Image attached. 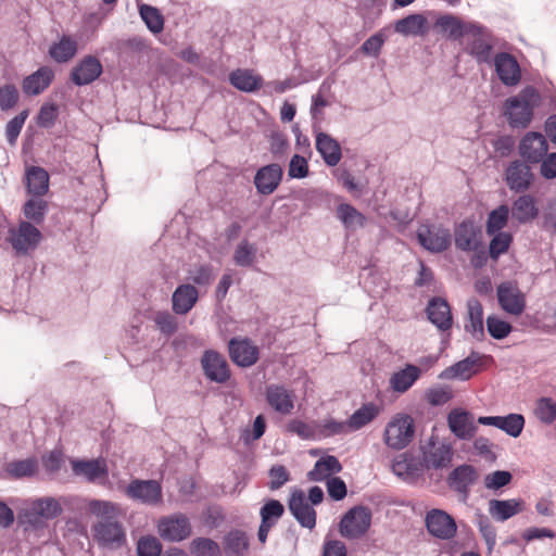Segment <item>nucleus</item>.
<instances>
[{"instance_id":"obj_1","label":"nucleus","mask_w":556,"mask_h":556,"mask_svg":"<svg viewBox=\"0 0 556 556\" xmlns=\"http://www.w3.org/2000/svg\"><path fill=\"white\" fill-rule=\"evenodd\" d=\"M541 96L534 87L528 86L504 102V115L513 128H527L533 118V111L540 104Z\"/></svg>"},{"instance_id":"obj_2","label":"nucleus","mask_w":556,"mask_h":556,"mask_svg":"<svg viewBox=\"0 0 556 556\" xmlns=\"http://www.w3.org/2000/svg\"><path fill=\"white\" fill-rule=\"evenodd\" d=\"M463 38L465 51L475 58L478 63H491L492 34L485 26L476 22H468V28Z\"/></svg>"},{"instance_id":"obj_3","label":"nucleus","mask_w":556,"mask_h":556,"mask_svg":"<svg viewBox=\"0 0 556 556\" xmlns=\"http://www.w3.org/2000/svg\"><path fill=\"white\" fill-rule=\"evenodd\" d=\"M415 435V422L407 414H396L387 424L383 440L392 450H403L409 445Z\"/></svg>"},{"instance_id":"obj_4","label":"nucleus","mask_w":556,"mask_h":556,"mask_svg":"<svg viewBox=\"0 0 556 556\" xmlns=\"http://www.w3.org/2000/svg\"><path fill=\"white\" fill-rule=\"evenodd\" d=\"M453 455L450 444L429 442L428 447L422 451V460L431 480L441 481L443 476L439 471L452 466Z\"/></svg>"},{"instance_id":"obj_5","label":"nucleus","mask_w":556,"mask_h":556,"mask_svg":"<svg viewBox=\"0 0 556 556\" xmlns=\"http://www.w3.org/2000/svg\"><path fill=\"white\" fill-rule=\"evenodd\" d=\"M125 495L136 503L150 507L163 504L162 485L153 479H132L125 489Z\"/></svg>"},{"instance_id":"obj_6","label":"nucleus","mask_w":556,"mask_h":556,"mask_svg":"<svg viewBox=\"0 0 556 556\" xmlns=\"http://www.w3.org/2000/svg\"><path fill=\"white\" fill-rule=\"evenodd\" d=\"M93 538L104 548L117 549L126 543L123 525L115 518L101 519L92 526Z\"/></svg>"},{"instance_id":"obj_7","label":"nucleus","mask_w":556,"mask_h":556,"mask_svg":"<svg viewBox=\"0 0 556 556\" xmlns=\"http://www.w3.org/2000/svg\"><path fill=\"white\" fill-rule=\"evenodd\" d=\"M156 528L160 536L168 542H181L192 532L190 519L182 513L161 517Z\"/></svg>"},{"instance_id":"obj_8","label":"nucleus","mask_w":556,"mask_h":556,"mask_svg":"<svg viewBox=\"0 0 556 556\" xmlns=\"http://www.w3.org/2000/svg\"><path fill=\"white\" fill-rule=\"evenodd\" d=\"M371 525V511L366 506H354L345 513L340 521V532L344 538L358 539Z\"/></svg>"},{"instance_id":"obj_9","label":"nucleus","mask_w":556,"mask_h":556,"mask_svg":"<svg viewBox=\"0 0 556 556\" xmlns=\"http://www.w3.org/2000/svg\"><path fill=\"white\" fill-rule=\"evenodd\" d=\"M42 235L35 225L22 220L16 228L9 229L8 241L17 254L25 255L38 247Z\"/></svg>"},{"instance_id":"obj_10","label":"nucleus","mask_w":556,"mask_h":556,"mask_svg":"<svg viewBox=\"0 0 556 556\" xmlns=\"http://www.w3.org/2000/svg\"><path fill=\"white\" fill-rule=\"evenodd\" d=\"M200 363L205 378L211 382L224 384L231 377L226 357L215 350L204 351Z\"/></svg>"},{"instance_id":"obj_11","label":"nucleus","mask_w":556,"mask_h":556,"mask_svg":"<svg viewBox=\"0 0 556 556\" xmlns=\"http://www.w3.org/2000/svg\"><path fill=\"white\" fill-rule=\"evenodd\" d=\"M420 245L432 253H441L451 245L452 237L448 229L441 225H421L417 230Z\"/></svg>"},{"instance_id":"obj_12","label":"nucleus","mask_w":556,"mask_h":556,"mask_svg":"<svg viewBox=\"0 0 556 556\" xmlns=\"http://www.w3.org/2000/svg\"><path fill=\"white\" fill-rule=\"evenodd\" d=\"M427 531L439 540H451L457 532L454 518L443 509L432 508L425 517Z\"/></svg>"},{"instance_id":"obj_13","label":"nucleus","mask_w":556,"mask_h":556,"mask_svg":"<svg viewBox=\"0 0 556 556\" xmlns=\"http://www.w3.org/2000/svg\"><path fill=\"white\" fill-rule=\"evenodd\" d=\"M501 308L511 315H520L526 308V295L516 281H504L496 289Z\"/></svg>"},{"instance_id":"obj_14","label":"nucleus","mask_w":556,"mask_h":556,"mask_svg":"<svg viewBox=\"0 0 556 556\" xmlns=\"http://www.w3.org/2000/svg\"><path fill=\"white\" fill-rule=\"evenodd\" d=\"M479 473L477 469L468 464L455 467L447 476L446 482L451 490L455 491L466 502L470 488L478 481Z\"/></svg>"},{"instance_id":"obj_15","label":"nucleus","mask_w":556,"mask_h":556,"mask_svg":"<svg viewBox=\"0 0 556 556\" xmlns=\"http://www.w3.org/2000/svg\"><path fill=\"white\" fill-rule=\"evenodd\" d=\"M547 151L548 143L541 132L530 131L519 142V154L527 163H541L548 155Z\"/></svg>"},{"instance_id":"obj_16","label":"nucleus","mask_w":556,"mask_h":556,"mask_svg":"<svg viewBox=\"0 0 556 556\" xmlns=\"http://www.w3.org/2000/svg\"><path fill=\"white\" fill-rule=\"evenodd\" d=\"M62 507L54 497H41L31 502L30 507L24 511V521L38 526L42 519L50 520L60 516Z\"/></svg>"},{"instance_id":"obj_17","label":"nucleus","mask_w":556,"mask_h":556,"mask_svg":"<svg viewBox=\"0 0 556 556\" xmlns=\"http://www.w3.org/2000/svg\"><path fill=\"white\" fill-rule=\"evenodd\" d=\"M447 426L450 431L463 441L472 440L478 430L473 415L463 408H453L447 414Z\"/></svg>"},{"instance_id":"obj_18","label":"nucleus","mask_w":556,"mask_h":556,"mask_svg":"<svg viewBox=\"0 0 556 556\" xmlns=\"http://www.w3.org/2000/svg\"><path fill=\"white\" fill-rule=\"evenodd\" d=\"M230 359L241 368H248L257 363L260 358L258 348L248 338H232L228 342Z\"/></svg>"},{"instance_id":"obj_19","label":"nucleus","mask_w":556,"mask_h":556,"mask_svg":"<svg viewBox=\"0 0 556 556\" xmlns=\"http://www.w3.org/2000/svg\"><path fill=\"white\" fill-rule=\"evenodd\" d=\"M283 177L281 165L271 163L260 167L254 175V186L258 194L269 195L279 187Z\"/></svg>"},{"instance_id":"obj_20","label":"nucleus","mask_w":556,"mask_h":556,"mask_svg":"<svg viewBox=\"0 0 556 556\" xmlns=\"http://www.w3.org/2000/svg\"><path fill=\"white\" fill-rule=\"evenodd\" d=\"M265 399L270 408L280 415H290L294 409L295 394L293 390L283 384H268L265 390Z\"/></svg>"},{"instance_id":"obj_21","label":"nucleus","mask_w":556,"mask_h":556,"mask_svg":"<svg viewBox=\"0 0 556 556\" xmlns=\"http://www.w3.org/2000/svg\"><path fill=\"white\" fill-rule=\"evenodd\" d=\"M534 180V175L527 162L513 161L505 172V181L514 192L527 191Z\"/></svg>"},{"instance_id":"obj_22","label":"nucleus","mask_w":556,"mask_h":556,"mask_svg":"<svg viewBox=\"0 0 556 556\" xmlns=\"http://www.w3.org/2000/svg\"><path fill=\"white\" fill-rule=\"evenodd\" d=\"M103 72L100 60L94 55L84 56L71 72V80L76 86H85L93 83Z\"/></svg>"},{"instance_id":"obj_23","label":"nucleus","mask_w":556,"mask_h":556,"mask_svg":"<svg viewBox=\"0 0 556 556\" xmlns=\"http://www.w3.org/2000/svg\"><path fill=\"white\" fill-rule=\"evenodd\" d=\"M288 506L293 517L303 528L313 529L315 527L316 511L313 506L306 502L303 491H293L290 495Z\"/></svg>"},{"instance_id":"obj_24","label":"nucleus","mask_w":556,"mask_h":556,"mask_svg":"<svg viewBox=\"0 0 556 556\" xmlns=\"http://www.w3.org/2000/svg\"><path fill=\"white\" fill-rule=\"evenodd\" d=\"M494 66L500 80L504 85L516 86L520 81V66L510 53H497L494 58Z\"/></svg>"},{"instance_id":"obj_25","label":"nucleus","mask_w":556,"mask_h":556,"mask_svg":"<svg viewBox=\"0 0 556 556\" xmlns=\"http://www.w3.org/2000/svg\"><path fill=\"white\" fill-rule=\"evenodd\" d=\"M393 472L407 482H415L426 471L424 460L407 453L396 457L392 464Z\"/></svg>"},{"instance_id":"obj_26","label":"nucleus","mask_w":556,"mask_h":556,"mask_svg":"<svg viewBox=\"0 0 556 556\" xmlns=\"http://www.w3.org/2000/svg\"><path fill=\"white\" fill-rule=\"evenodd\" d=\"M427 316L439 330L447 331L452 328L453 317L451 307L445 299L434 296L427 305Z\"/></svg>"},{"instance_id":"obj_27","label":"nucleus","mask_w":556,"mask_h":556,"mask_svg":"<svg viewBox=\"0 0 556 556\" xmlns=\"http://www.w3.org/2000/svg\"><path fill=\"white\" fill-rule=\"evenodd\" d=\"M480 229L470 219L463 220L454 232L455 245L460 251H476L480 247Z\"/></svg>"},{"instance_id":"obj_28","label":"nucleus","mask_w":556,"mask_h":556,"mask_svg":"<svg viewBox=\"0 0 556 556\" xmlns=\"http://www.w3.org/2000/svg\"><path fill=\"white\" fill-rule=\"evenodd\" d=\"M75 476L84 477L88 482H96L108 477V466L103 459H75L72 462Z\"/></svg>"},{"instance_id":"obj_29","label":"nucleus","mask_w":556,"mask_h":556,"mask_svg":"<svg viewBox=\"0 0 556 556\" xmlns=\"http://www.w3.org/2000/svg\"><path fill=\"white\" fill-rule=\"evenodd\" d=\"M480 361L479 353L471 352L469 356L466 358L453 364L452 366L445 368L439 375L440 379L453 380H468L477 372L476 367L478 366Z\"/></svg>"},{"instance_id":"obj_30","label":"nucleus","mask_w":556,"mask_h":556,"mask_svg":"<svg viewBox=\"0 0 556 556\" xmlns=\"http://www.w3.org/2000/svg\"><path fill=\"white\" fill-rule=\"evenodd\" d=\"M53 78L54 72L52 68L49 66H41L36 72L23 79V92L27 96H38L50 86Z\"/></svg>"},{"instance_id":"obj_31","label":"nucleus","mask_w":556,"mask_h":556,"mask_svg":"<svg viewBox=\"0 0 556 556\" xmlns=\"http://www.w3.org/2000/svg\"><path fill=\"white\" fill-rule=\"evenodd\" d=\"M199 292L195 286L190 283L179 285L172 295L173 311L178 315H186L195 305Z\"/></svg>"},{"instance_id":"obj_32","label":"nucleus","mask_w":556,"mask_h":556,"mask_svg":"<svg viewBox=\"0 0 556 556\" xmlns=\"http://www.w3.org/2000/svg\"><path fill=\"white\" fill-rule=\"evenodd\" d=\"M316 150L324 162L333 167L339 164L342 157L340 143L330 135L319 131L316 134Z\"/></svg>"},{"instance_id":"obj_33","label":"nucleus","mask_w":556,"mask_h":556,"mask_svg":"<svg viewBox=\"0 0 556 556\" xmlns=\"http://www.w3.org/2000/svg\"><path fill=\"white\" fill-rule=\"evenodd\" d=\"M228 79L231 86L247 93H252L261 89L264 83L261 75L255 74L252 70L248 68H237L232 71L229 74Z\"/></svg>"},{"instance_id":"obj_34","label":"nucleus","mask_w":556,"mask_h":556,"mask_svg":"<svg viewBox=\"0 0 556 556\" xmlns=\"http://www.w3.org/2000/svg\"><path fill=\"white\" fill-rule=\"evenodd\" d=\"M468 319L465 324L466 332L470 333L476 340L482 341L484 339L483 327V307L477 299H469L467 301Z\"/></svg>"},{"instance_id":"obj_35","label":"nucleus","mask_w":556,"mask_h":556,"mask_svg":"<svg viewBox=\"0 0 556 556\" xmlns=\"http://www.w3.org/2000/svg\"><path fill=\"white\" fill-rule=\"evenodd\" d=\"M522 501L520 500H490L489 514L500 522H504L522 510Z\"/></svg>"},{"instance_id":"obj_36","label":"nucleus","mask_w":556,"mask_h":556,"mask_svg":"<svg viewBox=\"0 0 556 556\" xmlns=\"http://www.w3.org/2000/svg\"><path fill=\"white\" fill-rule=\"evenodd\" d=\"M539 210L535 200L530 194L518 197L511 204V217L519 224H527L536 218Z\"/></svg>"},{"instance_id":"obj_37","label":"nucleus","mask_w":556,"mask_h":556,"mask_svg":"<svg viewBox=\"0 0 556 556\" xmlns=\"http://www.w3.org/2000/svg\"><path fill=\"white\" fill-rule=\"evenodd\" d=\"M420 367L407 364L403 369L394 372L390 378V387L393 391L404 393L419 379Z\"/></svg>"},{"instance_id":"obj_38","label":"nucleus","mask_w":556,"mask_h":556,"mask_svg":"<svg viewBox=\"0 0 556 556\" xmlns=\"http://www.w3.org/2000/svg\"><path fill=\"white\" fill-rule=\"evenodd\" d=\"M394 30L404 36H422L428 31V22L422 14H409L395 22Z\"/></svg>"},{"instance_id":"obj_39","label":"nucleus","mask_w":556,"mask_h":556,"mask_svg":"<svg viewBox=\"0 0 556 556\" xmlns=\"http://www.w3.org/2000/svg\"><path fill=\"white\" fill-rule=\"evenodd\" d=\"M27 190L33 195L39 198L49 190V174L39 166H31L26 172Z\"/></svg>"},{"instance_id":"obj_40","label":"nucleus","mask_w":556,"mask_h":556,"mask_svg":"<svg viewBox=\"0 0 556 556\" xmlns=\"http://www.w3.org/2000/svg\"><path fill=\"white\" fill-rule=\"evenodd\" d=\"M435 27L440 33H443L447 38L457 40L465 36L468 28V22H463L460 18L446 14L438 17Z\"/></svg>"},{"instance_id":"obj_41","label":"nucleus","mask_w":556,"mask_h":556,"mask_svg":"<svg viewBox=\"0 0 556 556\" xmlns=\"http://www.w3.org/2000/svg\"><path fill=\"white\" fill-rule=\"evenodd\" d=\"M342 470V465L339 459L333 455H327L319 458L314 468L308 471L307 478L311 481H323L330 473H339Z\"/></svg>"},{"instance_id":"obj_42","label":"nucleus","mask_w":556,"mask_h":556,"mask_svg":"<svg viewBox=\"0 0 556 556\" xmlns=\"http://www.w3.org/2000/svg\"><path fill=\"white\" fill-rule=\"evenodd\" d=\"M77 53V41L70 36H62L49 48L50 56L58 63H66Z\"/></svg>"},{"instance_id":"obj_43","label":"nucleus","mask_w":556,"mask_h":556,"mask_svg":"<svg viewBox=\"0 0 556 556\" xmlns=\"http://www.w3.org/2000/svg\"><path fill=\"white\" fill-rule=\"evenodd\" d=\"M249 546V539L244 531L231 530L224 538V552L228 556H243Z\"/></svg>"},{"instance_id":"obj_44","label":"nucleus","mask_w":556,"mask_h":556,"mask_svg":"<svg viewBox=\"0 0 556 556\" xmlns=\"http://www.w3.org/2000/svg\"><path fill=\"white\" fill-rule=\"evenodd\" d=\"M379 414V407L375 403H366L356 409L348 419L350 430L356 431L371 422Z\"/></svg>"},{"instance_id":"obj_45","label":"nucleus","mask_w":556,"mask_h":556,"mask_svg":"<svg viewBox=\"0 0 556 556\" xmlns=\"http://www.w3.org/2000/svg\"><path fill=\"white\" fill-rule=\"evenodd\" d=\"M216 275V268L208 263L194 265L188 270V279L199 287L210 286Z\"/></svg>"},{"instance_id":"obj_46","label":"nucleus","mask_w":556,"mask_h":556,"mask_svg":"<svg viewBox=\"0 0 556 556\" xmlns=\"http://www.w3.org/2000/svg\"><path fill=\"white\" fill-rule=\"evenodd\" d=\"M337 215L348 229L354 230L365 224V216L351 204H340L337 208Z\"/></svg>"},{"instance_id":"obj_47","label":"nucleus","mask_w":556,"mask_h":556,"mask_svg":"<svg viewBox=\"0 0 556 556\" xmlns=\"http://www.w3.org/2000/svg\"><path fill=\"white\" fill-rule=\"evenodd\" d=\"M509 218V208L507 205L502 204L491 211L488 215L485 231L488 235L495 232H503L502 229L506 227Z\"/></svg>"},{"instance_id":"obj_48","label":"nucleus","mask_w":556,"mask_h":556,"mask_svg":"<svg viewBox=\"0 0 556 556\" xmlns=\"http://www.w3.org/2000/svg\"><path fill=\"white\" fill-rule=\"evenodd\" d=\"M139 13L148 29L153 34H159L164 28V18L161 12L149 4H141Z\"/></svg>"},{"instance_id":"obj_49","label":"nucleus","mask_w":556,"mask_h":556,"mask_svg":"<svg viewBox=\"0 0 556 556\" xmlns=\"http://www.w3.org/2000/svg\"><path fill=\"white\" fill-rule=\"evenodd\" d=\"M8 475L14 479L31 477L36 473L37 463L34 459L13 460L7 464Z\"/></svg>"},{"instance_id":"obj_50","label":"nucleus","mask_w":556,"mask_h":556,"mask_svg":"<svg viewBox=\"0 0 556 556\" xmlns=\"http://www.w3.org/2000/svg\"><path fill=\"white\" fill-rule=\"evenodd\" d=\"M255 256V245L244 239L235 249L232 258L236 265L241 267H250L254 263Z\"/></svg>"},{"instance_id":"obj_51","label":"nucleus","mask_w":556,"mask_h":556,"mask_svg":"<svg viewBox=\"0 0 556 556\" xmlns=\"http://www.w3.org/2000/svg\"><path fill=\"white\" fill-rule=\"evenodd\" d=\"M47 212L48 204L45 200L41 199H30L26 201L23 207L25 217L37 225L45 220Z\"/></svg>"},{"instance_id":"obj_52","label":"nucleus","mask_w":556,"mask_h":556,"mask_svg":"<svg viewBox=\"0 0 556 556\" xmlns=\"http://www.w3.org/2000/svg\"><path fill=\"white\" fill-rule=\"evenodd\" d=\"M534 414L541 422L553 424L556 420V402L551 397H540L536 401Z\"/></svg>"},{"instance_id":"obj_53","label":"nucleus","mask_w":556,"mask_h":556,"mask_svg":"<svg viewBox=\"0 0 556 556\" xmlns=\"http://www.w3.org/2000/svg\"><path fill=\"white\" fill-rule=\"evenodd\" d=\"M152 320L160 332L166 337L173 336L178 329L177 318L167 311L155 312Z\"/></svg>"},{"instance_id":"obj_54","label":"nucleus","mask_w":556,"mask_h":556,"mask_svg":"<svg viewBox=\"0 0 556 556\" xmlns=\"http://www.w3.org/2000/svg\"><path fill=\"white\" fill-rule=\"evenodd\" d=\"M190 552L194 556H219V545L208 538H197L190 544Z\"/></svg>"},{"instance_id":"obj_55","label":"nucleus","mask_w":556,"mask_h":556,"mask_svg":"<svg viewBox=\"0 0 556 556\" xmlns=\"http://www.w3.org/2000/svg\"><path fill=\"white\" fill-rule=\"evenodd\" d=\"M525 427V417L520 414H508L501 417L498 429L513 438L521 434Z\"/></svg>"},{"instance_id":"obj_56","label":"nucleus","mask_w":556,"mask_h":556,"mask_svg":"<svg viewBox=\"0 0 556 556\" xmlns=\"http://www.w3.org/2000/svg\"><path fill=\"white\" fill-rule=\"evenodd\" d=\"M492 239L489 245V253L493 260H496L501 254L505 253L510 243L513 242V236L509 232H495L491 235Z\"/></svg>"},{"instance_id":"obj_57","label":"nucleus","mask_w":556,"mask_h":556,"mask_svg":"<svg viewBox=\"0 0 556 556\" xmlns=\"http://www.w3.org/2000/svg\"><path fill=\"white\" fill-rule=\"evenodd\" d=\"M137 556H161L162 544L153 535L141 536L137 542Z\"/></svg>"},{"instance_id":"obj_58","label":"nucleus","mask_w":556,"mask_h":556,"mask_svg":"<svg viewBox=\"0 0 556 556\" xmlns=\"http://www.w3.org/2000/svg\"><path fill=\"white\" fill-rule=\"evenodd\" d=\"M28 117V111L24 110L12 119H10L5 126V137L11 146L16 143V140L21 134V130Z\"/></svg>"},{"instance_id":"obj_59","label":"nucleus","mask_w":556,"mask_h":556,"mask_svg":"<svg viewBox=\"0 0 556 556\" xmlns=\"http://www.w3.org/2000/svg\"><path fill=\"white\" fill-rule=\"evenodd\" d=\"M486 329L493 339H505L513 330L509 323L497 318L496 316H489L486 318Z\"/></svg>"},{"instance_id":"obj_60","label":"nucleus","mask_w":556,"mask_h":556,"mask_svg":"<svg viewBox=\"0 0 556 556\" xmlns=\"http://www.w3.org/2000/svg\"><path fill=\"white\" fill-rule=\"evenodd\" d=\"M88 510L102 519L114 518L117 511L116 504L109 501L91 500L88 504Z\"/></svg>"},{"instance_id":"obj_61","label":"nucleus","mask_w":556,"mask_h":556,"mask_svg":"<svg viewBox=\"0 0 556 556\" xmlns=\"http://www.w3.org/2000/svg\"><path fill=\"white\" fill-rule=\"evenodd\" d=\"M308 175V163L307 160L300 155L294 154L289 163L288 176L291 179H302Z\"/></svg>"},{"instance_id":"obj_62","label":"nucleus","mask_w":556,"mask_h":556,"mask_svg":"<svg viewBox=\"0 0 556 556\" xmlns=\"http://www.w3.org/2000/svg\"><path fill=\"white\" fill-rule=\"evenodd\" d=\"M513 476L507 470H496L484 478V485L490 490H498L510 483Z\"/></svg>"},{"instance_id":"obj_63","label":"nucleus","mask_w":556,"mask_h":556,"mask_svg":"<svg viewBox=\"0 0 556 556\" xmlns=\"http://www.w3.org/2000/svg\"><path fill=\"white\" fill-rule=\"evenodd\" d=\"M453 397V392L448 387L431 388L426 392V400L433 406L446 404Z\"/></svg>"},{"instance_id":"obj_64","label":"nucleus","mask_w":556,"mask_h":556,"mask_svg":"<svg viewBox=\"0 0 556 556\" xmlns=\"http://www.w3.org/2000/svg\"><path fill=\"white\" fill-rule=\"evenodd\" d=\"M18 101V90L12 84H5L0 87V109L8 111L16 105Z\"/></svg>"}]
</instances>
